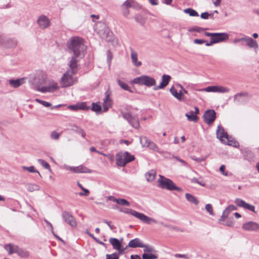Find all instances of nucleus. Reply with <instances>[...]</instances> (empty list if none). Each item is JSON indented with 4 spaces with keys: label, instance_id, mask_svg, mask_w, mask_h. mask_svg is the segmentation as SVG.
I'll use <instances>...</instances> for the list:
<instances>
[{
    "label": "nucleus",
    "instance_id": "obj_1",
    "mask_svg": "<svg viewBox=\"0 0 259 259\" xmlns=\"http://www.w3.org/2000/svg\"><path fill=\"white\" fill-rule=\"evenodd\" d=\"M67 48L69 52L72 55L70 59L74 58L76 64H77L79 59L84 56L86 47L83 44V40L78 36L71 37L67 42Z\"/></svg>",
    "mask_w": 259,
    "mask_h": 259
},
{
    "label": "nucleus",
    "instance_id": "obj_2",
    "mask_svg": "<svg viewBox=\"0 0 259 259\" xmlns=\"http://www.w3.org/2000/svg\"><path fill=\"white\" fill-rule=\"evenodd\" d=\"M46 77L45 75H38L29 80L31 88L41 93L53 92L58 89V83L52 81L49 85L41 87L46 83Z\"/></svg>",
    "mask_w": 259,
    "mask_h": 259
},
{
    "label": "nucleus",
    "instance_id": "obj_3",
    "mask_svg": "<svg viewBox=\"0 0 259 259\" xmlns=\"http://www.w3.org/2000/svg\"><path fill=\"white\" fill-rule=\"evenodd\" d=\"M74 58L70 59L68 63L69 69L62 76L60 80V83L62 88H67L74 84L76 80L72 76L77 72L78 64H76Z\"/></svg>",
    "mask_w": 259,
    "mask_h": 259
},
{
    "label": "nucleus",
    "instance_id": "obj_4",
    "mask_svg": "<svg viewBox=\"0 0 259 259\" xmlns=\"http://www.w3.org/2000/svg\"><path fill=\"white\" fill-rule=\"evenodd\" d=\"M159 187L162 189H165L169 191H177L178 192H182L183 190L181 188L176 186V185L169 179L165 177L159 175V179L158 180Z\"/></svg>",
    "mask_w": 259,
    "mask_h": 259
},
{
    "label": "nucleus",
    "instance_id": "obj_5",
    "mask_svg": "<svg viewBox=\"0 0 259 259\" xmlns=\"http://www.w3.org/2000/svg\"><path fill=\"white\" fill-rule=\"evenodd\" d=\"M121 211H122L126 214H131L136 218L139 219L142 222L148 225H150L152 223L157 224L158 223L156 220L152 218H150L144 213L139 212L132 209L126 208L124 210H121Z\"/></svg>",
    "mask_w": 259,
    "mask_h": 259
},
{
    "label": "nucleus",
    "instance_id": "obj_6",
    "mask_svg": "<svg viewBox=\"0 0 259 259\" xmlns=\"http://www.w3.org/2000/svg\"><path fill=\"white\" fill-rule=\"evenodd\" d=\"M132 82L135 84L145 85L148 87H155L156 83V80L154 78L146 75H143L135 78L132 81Z\"/></svg>",
    "mask_w": 259,
    "mask_h": 259
},
{
    "label": "nucleus",
    "instance_id": "obj_7",
    "mask_svg": "<svg viewBox=\"0 0 259 259\" xmlns=\"http://www.w3.org/2000/svg\"><path fill=\"white\" fill-rule=\"evenodd\" d=\"M4 248L8 251L9 254L16 253L19 256L23 257H28L29 255V253L27 251L19 248L17 245H13L11 243L5 245Z\"/></svg>",
    "mask_w": 259,
    "mask_h": 259
},
{
    "label": "nucleus",
    "instance_id": "obj_8",
    "mask_svg": "<svg viewBox=\"0 0 259 259\" xmlns=\"http://www.w3.org/2000/svg\"><path fill=\"white\" fill-rule=\"evenodd\" d=\"M204 35L212 38L215 44L225 41L229 39V35L227 33H210L205 32Z\"/></svg>",
    "mask_w": 259,
    "mask_h": 259
},
{
    "label": "nucleus",
    "instance_id": "obj_9",
    "mask_svg": "<svg viewBox=\"0 0 259 259\" xmlns=\"http://www.w3.org/2000/svg\"><path fill=\"white\" fill-rule=\"evenodd\" d=\"M217 137L224 144L228 145H232V141L228 140V135L225 132L223 127L221 125H218L216 132Z\"/></svg>",
    "mask_w": 259,
    "mask_h": 259
},
{
    "label": "nucleus",
    "instance_id": "obj_10",
    "mask_svg": "<svg viewBox=\"0 0 259 259\" xmlns=\"http://www.w3.org/2000/svg\"><path fill=\"white\" fill-rule=\"evenodd\" d=\"M128 154V152H120L116 154V163L118 166L124 167L128 162L132 161L131 159L126 161L125 158L127 155ZM133 158V157H131Z\"/></svg>",
    "mask_w": 259,
    "mask_h": 259
},
{
    "label": "nucleus",
    "instance_id": "obj_11",
    "mask_svg": "<svg viewBox=\"0 0 259 259\" xmlns=\"http://www.w3.org/2000/svg\"><path fill=\"white\" fill-rule=\"evenodd\" d=\"M121 115L122 117L125 120H126L133 127L138 128L139 127L140 124L138 118L137 117L132 116L130 113L128 112H122Z\"/></svg>",
    "mask_w": 259,
    "mask_h": 259
},
{
    "label": "nucleus",
    "instance_id": "obj_12",
    "mask_svg": "<svg viewBox=\"0 0 259 259\" xmlns=\"http://www.w3.org/2000/svg\"><path fill=\"white\" fill-rule=\"evenodd\" d=\"M204 122L208 125L211 124L216 118V113L214 110L208 109L206 110L203 115Z\"/></svg>",
    "mask_w": 259,
    "mask_h": 259
},
{
    "label": "nucleus",
    "instance_id": "obj_13",
    "mask_svg": "<svg viewBox=\"0 0 259 259\" xmlns=\"http://www.w3.org/2000/svg\"><path fill=\"white\" fill-rule=\"evenodd\" d=\"M62 217L64 222L72 227H76L77 226L76 219L68 211H63L62 213Z\"/></svg>",
    "mask_w": 259,
    "mask_h": 259
},
{
    "label": "nucleus",
    "instance_id": "obj_14",
    "mask_svg": "<svg viewBox=\"0 0 259 259\" xmlns=\"http://www.w3.org/2000/svg\"><path fill=\"white\" fill-rule=\"evenodd\" d=\"M242 228L247 231L258 232L259 224L253 221L247 222L242 225Z\"/></svg>",
    "mask_w": 259,
    "mask_h": 259
},
{
    "label": "nucleus",
    "instance_id": "obj_15",
    "mask_svg": "<svg viewBox=\"0 0 259 259\" xmlns=\"http://www.w3.org/2000/svg\"><path fill=\"white\" fill-rule=\"evenodd\" d=\"M201 91H205L207 92H214V93H225L229 92V89L227 88L219 86V85H212L209 86L207 88L203 89Z\"/></svg>",
    "mask_w": 259,
    "mask_h": 259
},
{
    "label": "nucleus",
    "instance_id": "obj_16",
    "mask_svg": "<svg viewBox=\"0 0 259 259\" xmlns=\"http://www.w3.org/2000/svg\"><path fill=\"white\" fill-rule=\"evenodd\" d=\"M248 100V94L247 93H240L234 96V102L236 104L245 103Z\"/></svg>",
    "mask_w": 259,
    "mask_h": 259
},
{
    "label": "nucleus",
    "instance_id": "obj_17",
    "mask_svg": "<svg viewBox=\"0 0 259 259\" xmlns=\"http://www.w3.org/2000/svg\"><path fill=\"white\" fill-rule=\"evenodd\" d=\"M235 203L239 207H243L244 209H248L254 213H256L255 211V207L253 205L247 203L244 200L241 199L236 198L235 200Z\"/></svg>",
    "mask_w": 259,
    "mask_h": 259
},
{
    "label": "nucleus",
    "instance_id": "obj_18",
    "mask_svg": "<svg viewBox=\"0 0 259 259\" xmlns=\"http://www.w3.org/2000/svg\"><path fill=\"white\" fill-rule=\"evenodd\" d=\"M109 243L112 245L113 249H116L119 253H123L124 249L122 248V245L119 240L115 238H110Z\"/></svg>",
    "mask_w": 259,
    "mask_h": 259
},
{
    "label": "nucleus",
    "instance_id": "obj_19",
    "mask_svg": "<svg viewBox=\"0 0 259 259\" xmlns=\"http://www.w3.org/2000/svg\"><path fill=\"white\" fill-rule=\"evenodd\" d=\"M37 22L39 27L42 29L48 28L50 25L49 18L43 15L38 17Z\"/></svg>",
    "mask_w": 259,
    "mask_h": 259
},
{
    "label": "nucleus",
    "instance_id": "obj_20",
    "mask_svg": "<svg viewBox=\"0 0 259 259\" xmlns=\"http://www.w3.org/2000/svg\"><path fill=\"white\" fill-rule=\"evenodd\" d=\"M170 78L171 77L168 75H163L161 77V82L160 85L158 86L155 85V87L153 88V90L154 91H157L158 90L164 89L165 87H166L168 85L170 80Z\"/></svg>",
    "mask_w": 259,
    "mask_h": 259
},
{
    "label": "nucleus",
    "instance_id": "obj_21",
    "mask_svg": "<svg viewBox=\"0 0 259 259\" xmlns=\"http://www.w3.org/2000/svg\"><path fill=\"white\" fill-rule=\"evenodd\" d=\"M112 104V101L110 98V93L109 91H106L105 92V97L103 99V111H107L111 107Z\"/></svg>",
    "mask_w": 259,
    "mask_h": 259
},
{
    "label": "nucleus",
    "instance_id": "obj_22",
    "mask_svg": "<svg viewBox=\"0 0 259 259\" xmlns=\"http://www.w3.org/2000/svg\"><path fill=\"white\" fill-rule=\"evenodd\" d=\"M67 169H69L74 173H91L92 170L88 167L80 165L76 167H69Z\"/></svg>",
    "mask_w": 259,
    "mask_h": 259
},
{
    "label": "nucleus",
    "instance_id": "obj_23",
    "mask_svg": "<svg viewBox=\"0 0 259 259\" xmlns=\"http://www.w3.org/2000/svg\"><path fill=\"white\" fill-rule=\"evenodd\" d=\"M131 58L133 64L136 67L141 66L142 62L138 60V54L133 48H130Z\"/></svg>",
    "mask_w": 259,
    "mask_h": 259
},
{
    "label": "nucleus",
    "instance_id": "obj_24",
    "mask_svg": "<svg viewBox=\"0 0 259 259\" xmlns=\"http://www.w3.org/2000/svg\"><path fill=\"white\" fill-rule=\"evenodd\" d=\"M100 37L107 41H110L112 38V33L108 29H104L99 32Z\"/></svg>",
    "mask_w": 259,
    "mask_h": 259
},
{
    "label": "nucleus",
    "instance_id": "obj_25",
    "mask_svg": "<svg viewBox=\"0 0 259 259\" xmlns=\"http://www.w3.org/2000/svg\"><path fill=\"white\" fill-rule=\"evenodd\" d=\"M17 45V41L14 39L7 38L3 42L2 46L6 48H14Z\"/></svg>",
    "mask_w": 259,
    "mask_h": 259
},
{
    "label": "nucleus",
    "instance_id": "obj_26",
    "mask_svg": "<svg viewBox=\"0 0 259 259\" xmlns=\"http://www.w3.org/2000/svg\"><path fill=\"white\" fill-rule=\"evenodd\" d=\"M25 78H20L17 79H11L9 80V84L13 88H18L25 82Z\"/></svg>",
    "mask_w": 259,
    "mask_h": 259
},
{
    "label": "nucleus",
    "instance_id": "obj_27",
    "mask_svg": "<svg viewBox=\"0 0 259 259\" xmlns=\"http://www.w3.org/2000/svg\"><path fill=\"white\" fill-rule=\"evenodd\" d=\"M143 244V242L139 238H136L129 242L128 246L131 248L141 247Z\"/></svg>",
    "mask_w": 259,
    "mask_h": 259
},
{
    "label": "nucleus",
    "instance_id": "obj_28",
    "mask_svg": "<svg viewBox=\"0 0 259 259\" xmlns=\"http://www.w3.org/2000/svg\"><path fill=\"white\" fill-rule=\"evenodd\" d=\"M121 6L128 9L130 8H136L138 7L141 8V6L136 3L134 0H126Z\"/></svg>",
    "mask_w": 259,
    "mask_h": 259
},
{
    "label": "nucleus",
    "instance_id": "obj_29",
    "mask_svg": "<svg viewBox=\"0 0 259 259\" xmlns=\"http://www.w3.org/2000/svg\"><path fill=\"white\" fill-rule=\"evenodd\" d=\"M170 92L179 101L183 100V93L181 91L178 93L174 87L170 88Z\"/></svg>",
    "mask_w": 259,
    "mask_h": 259
},
{
    "label": "nucleus",
    "instance_id": "obj_30",
    "mask_svg": "<svg viewBox=\"0 0 259 259\" xmlns=\"http://www.w3.org/2000/svg\"><path fill=\"white\" fill-rule=\"evenodd\" d=\"M156 172L155 170L152 169L145 174L146 180L148 182H152L155 178Z\"/></svg>",
    "mask_w": 259,
    "mask_h": 259
},
{
    "label": "nucleus",
    "instance_id": "obj_31",
    "mask_svg": "<svg viewBox=\"0 0 259 259\" xmlns=\"http://www.w3.org/2000/svg\"><path fill=\"white\" fill-rule=\"evenodd\" d=\"M185 116L187 118V119L190 121L197 122L198 120V116L195 115L193 111L191 110L189 113L185 114Z\"/></svg>",
    "mask_w": 259,
    "mask_h": 259
},
{
    "label": "nucleus",
    "instance_id": "obj_32",
    "mask_svg": "<svg viewBox=\"0 0 259 259\" xmlns=\"http://www.w3.org/2000/svg\"><path fill=\"white\" fill-rule=\"evenodd\" d=\"M243 156L244 159L251 161L254 158L253 154L249 150H245L243 152Z\"/></svg>",
    "mask_w": 259,
    "mask_h": 259
},
{
    "label": "nucleus",
    "instance_id": "obj_33",
    "mask_svg": "<svg viewBox=\"0 0 259 259\" xmlns=\"http://www.w3.org/2000/svg\"><path fill=\"white\" fill-rule=\"evenodd\" d=\"M246 45L251 48L256 49L258 48L257 42L251 37L248 38Z\"/></svg>",
    "mask_w": 259,
    "mask_h": 259
},
{
    "label": "nucleus",
    "instance_id": "obj_34",
    "mask_svg": "<svg viewBox=\"0 0 259 259\" xmlns=\"http://www.w3.org/2000/svg\"><path fill=\"white\" fill-rule=\"evenodd\" d=\"M71 130L73 132H74L78 134H80L82 138H85V133L84 132V131L82 128L73 125L71 126Z\"/></svg>",
    "mask_w": 259,
    "mask_h": 259
},
{
    "label": "nucleus",
    "instance_id": "obj_35",
    "mask_svg": "<svg viewBox=\"0 0 259 259\" xmlns=\"http://www.w3.org/2000/svg\"><path fill=\"white\" fill-rule=\"evenodd\" d=\"M186 199L190 202L193 203L195 205H197L199 203L198 200L193 195L189 193L185 194Z\"/></svg>",
    "mask_w": 259,
    "mask_h": 259
},
{
    "label": "nucleus",
    "instance_id": "obj_36",
    "mask_svg": "<svg viewBox=\"0 0 259 259\" xmlns=\"http://www.w3.org/2000/svg\"><path fill=\"white\" fill-rule=\"evenodd\" d=\"M117 83L118 85L120 86V87L123 90L128 91L131 93L132 92V91L131 90L130 87L127 83L121 81L119 79H117Z\"/></svg>",
    "mask_w": 259,
    "mask_h": 259
},
{
    "label": "nucleus",
    "instance_id": "obj_37",
    "mask_svg": "<svg viewBox=\"0 0 259 259\" xmlns=\"http://www.w3.org/2000/svg\"><path fill=\"white\" fill-rule=\"evenodd\" d=\"M26 189L29 192H33L39 190V187L35 184H28Z\"/></svg>",
    "mask_w": 259,
    "mask_h": 259
},
{
    "label": "nucleus",
    "instance_id": "obj_38",
    "mask_svg": "<svg viewBox=\"0 0 259 259\" xmlns=\"http://www.w3.org/2000/svg\"><path fill=\"white\" fill-rule=\"evenodd\" d=\"M141 247L144 248V251L146 253H155L156 252L154 248L152 246L144 244V243L143 244V246Z\"/></svg>",
    "mask_w": 259,
    "mask_h": 259
},
{
    "label": "nucleus",
    "instance_id": "obj_39",
    "mask_svg": "<svg viewBox=\"0 0 259 259\" xmlns=\"http://www.w3.org/2000/svg\"><path fill=\"white\" fill-rule=\"evenodd\" d=\"M158 258L157 255L153 253H144L142 255L143 259H157Z\"/></svg>",
    "mask_w": 259,
    "mask_h": 259
},
{
    "label": "nucleus",
    "instance_id": "obj_40",
    "mask_svg": "<svg viewBox=\"0 0 259 259\" xmlns=\"http://www.w3.org/2000/svg\"><path fill=\"white\" fill-rule=\"evenodd\" d=\"M140 142L143 147H147L151 141L146 137L142 136L140 138Z\"/></svg>",
    "mask_w": 259,
    "mask_h": 259
},
{
    "label": "nucleus",
    "instance_id": "obj_41",
    "mask_svg": "<svg viewBox=\"0 0 259 259\" xmlns=\"http://www.w3.org/2000/svg\"><path fill=\"white\" fill-rule=\"evenodd\" d=\"M184 12L188 14L190 16H198V13L194 10L191 8L186 9L184 10Z\"/></svg>",
    "mask_w": 259,
    "mask_h": 259
},
{
    "label": "nucleus",
    "instance_id": "obj_42",
    "mask_svg": "<svg viewBox=\"0 0 259 259\" xmlns=\"http://www.w3.org/2000/svg\"><path fill=\"white\" fill-rule=\"evenodd\" d=\"M61 134L56 131H52L50 134V138L53 140H58L60 138Z\"/></svg>",
    "mask_w": 259,
    "mask_h": 259
},
{
    "label": "nucleus",
    "instance_id": "obj_43",
    "mask_svg": "<svg viewBox=\"0 0 259 259\" xmlns=\"http://www.w3.org/2000/svg\"><path fill=\"white\" fill-rule=\"evenodd\" d=\"M120 254L118 252H114L112 254H107L106 255V259H119Z\"/></svg>",
    "mask_w": 259,
    "mask_h": 259
},
{
    "label": "nucleus",
    "instance_id": "obj_44",
    "mask_svg": "<svg viewBox=\"0 0 259 259\" xmlns=\"http://www.w3.org/2000/svg\"><path fill=\"white\" fill-rule=\"evenodd\" d=\"M147 147L149 148L150 149H151L154 151L159 152V153L160 152L157 146L154 142H152L151 141L150 142V143H149V144L148 145Z\"/></svg>",
    "mask_w": 259,
    "mask_h": 259
},
{
    "label": "nucleus",
    "instance_id": "obj_45",
    "mask_svg": "<svg viewBox=\"0 0 259 259\" xmlns=\"http://www.w3.org/2000/svg\"><path fill=\"white\" fill-rule=\"evenodd\" d=\"M92 108L91 109L95 112H100L102 110L101 106L100 104L97 103H92Z\"/></svg>",
    "mask_w": 259,
    "mask_h": 259
},
{
    "label": "nucleus",
    "instance_id": "obj_46",
    "mask_svg": "<svg viewBox=\"0 0 259 259\" xmlns=\"http://www.w3.org/2000/svg\"><path fill=\"white\" fill-rule=\"evenodd\" d=\"M207 28H204L200 27L198 26H195V27L190 28L189 29V31L190 32L196 31L198 33H201V32H203V31L207 30Z\"/></svg>",
    "mask_w": 259,
    "mask_h": 259
},
{
    "label": "nucleus",
    "instance_id": "obj_47",
    "mask_svg": "<svg viewBox=\"0 0 259 259\" xmlns=\"http://www.w3.org/2000/svg\"><path fill=\"white\" fill-rule=\"evenodd\" d=\"M22 168L23 170H28L30 172H37V173H38L39 174L40 177H41V175L39 174V172H38V171H37V170H35V168H34V167L33 166H29V167H27V166H22Z\"/></svg>",
    "mask_w": 259,
    "mask_h": 259
},
{
    "label": "nucleus",
    "instance_id": "obj_48",
    "mask_svg": "<svg viewBox=\"0 0 259 259\" xmlns=\"http://www.w3.org/2000/svg\"><path fill=\"white\" fill-rule=\"evenodd\" d=\"M116 203L122 206H128L130 205V203L128 201H127L126 199L123 198L117 199Z\"/></svg>",
    "mask_w": 259,
    "mask_h": 259
},
{
    "label": "nucleus",
    "instance_id": "obj_49",
    "mask_svg": "<svg viewBox=\"0 0 259 259\" xmlns=\"http://www.w3.org/2000/svg\"><path fill=\"white\" fill-rule=\"evenodd\" d=\"M37 161H38V163L40 164H41L43 167H44L45 168H46L47 169H49V170L51 169L49 164L47 162L45 161L44 160H43L42 159H38L37 160Z\"/></svg>",
    "mask_w": 259,
    "mask_h": 259
},
{
    "label": "nucleus",
    "instance_id": "obj_50",
    "mask_svg": "<svg viewBox=\"0 0 259 259\" xmlns=\"http://www.w3.org/2000/svg\"><path fill=\"white\" fill-rule=\"evenodd\" d=\"M35 101L37 102V103H39V104L42 105L46 107H49L51 106V104L49 102H48L45 101L41 100L39 99H35Z\"/></svg>",
    "mask_w": 259,
    "mask_h": 259
},
{
    "label": "nucleus",
    "instance_id": "obj_51",
    "mask_svg": "<svg viewBox=\"0 0 259 259\" xmlns=\"http://www.w3.org/2000/svg\"><path fill=\"white\" fill-rule=\"evenodd\" d=\"M120 7L121 9L122 15L124 17H126L130 14L129 9L122 7V6H121Z\"/></svg>",
    "mask_w": 259,
    "mask_h": 259
},
{
    "label": "nucleus",
    "instance_id": "obj_52",
    "mask_svg": "<svg viewBox=\"0 0 259 259\" xmlns=\"http://www.w3.org/2000/svg\"><path fill=\"white\" fill-rule=\"evenodd\" d=\"M229 213H230L229 212V211L226 209H225L223 212L221 218L219 220V222L221 223L222 221H223L225 219L228 217Z\"/></svg>",
    "mask_w": 259,
    "mask_h": 259
},
{
    "label": "nucleus",
    "instance_id": "obj_53",
    "mask_svg": "<svg viewBox=\"0 0 259 259\" xmlns=\"http://www.w3.org/2000/svg\"><path fill=\"white\" fill-rule=\"evenodd\" d=\"M44 221L45 222V223L48 225V226L50 228L51 230V231L52 232V233L55 236H56L58 239L59 240H61V238L56 235L55 234H54V231H53V226L52 225L51 223H50L48 220H44Z\"/></svg>",
    "mask_w": 259,
    "mask_h": 259
},
{
    "label": "nucleus",
    "instance_id": "obj_54",
    "mask_svg": "<svg viewBox=\"0 0 259 259\" xmlns=\"http://www.w3.org/2000/svg\"><path fill=\"white\" fill-rule=\"evenodd\" d=\"M205 209L209 213L210 215H213L212 207L210 204H207L205 205Z\"/></svg>",
    "mask_w": 259,
    "mask_h": 259
},
{
    "label": "nucleus",
    "instance_id": "obj_55",
    "mask_svg": "<svg viewBox=\"0 0 259 259\" xmlns=\"http://www.w3.org/2000/svg\"><path fill=\"white\" fill-rule=\"evenodd\" d=\"M78 109L81 110H88L89 108L87 107L86 103L84 102L78 104Z\"/></svg>",
    "mask_w": 259,
    "mask_h": 259
},
{
    "label": "nucleus",
    "instance_id": "obj_56",
    "mask_svg": "<svg viewBox=\"0 0 259 259\" xmlns=\"http://www.w3.org/2000/svg\"><path fill=\"white\" fill-rule=\"evenodd\" d=\"M191 182L192 183H197V184H198L199 185H201V186H204L205 185V183L203 182H200L196 178H194L193 179H191Z\"/></svg>",
    "mask_w": 259,
    "mask_h": 259
},
{
    "label": "nucleus",
    "instance_id": "obj_57",
    "mask_svg": "<svg viewBox=\"0 0 259 259\" xmlns=\"http://www.w3.org/2000/svg\"><path fill=\"white\" fill-rule=\"evenodd\" d=\"M226 209L230 213V212H231V211H232L233 210H236L237 209V207L235 205H230Z\"/></svg>",
    "mask_w": 259,
    "mask_h": 259
},
{
    "label": "nucleus",
    "instance_id": "obj_58",
    "mask_svg": "<svg viewBox=\"0 0 259 259\" xmlns=\"http://www.w3.org/2000/svg\"><path fill=\"white\" fill-rule=\"evenodd\" d=\"M68 108L73 111H77L79 110L78 104L76 105H69L68 107Z\"/></svg>",
    "mask_w": 259,
    "mask_h": 259
},
{
    "label": "nucleus",
    "instance_id": "obj_59",
    "mask_svg": "<svg viewBox=\"0 0 259 259\" xmlns=\"http://www.w3.org/2000/svg\"><path fill=\"white\" fill-rule=\"evenodd\" d=\"M103 222L104 223L106 224L107 225H108V226L109 227V228H110V229L111 230H113L115 229V226L111 225V222L108 221L106 220H104L103 221Z\"/></svg>",
    "mask_w": 259,
    "mask_h": 259
},
{
    "label": "nucleus",
    "instance_id": "obj_60",
    "mask_svg": "<svg viewBox=\"0 0 259 259\" xmlns=\"http://www.w3.org/2000/svg\"><path fill=\"white\" fill-rule=\"evenodd\" d=\"M234 224L233 223V218H232L231 219H230L225 224V225L229 226V227H232L233 226Z\"/></svg>",
    "mask_w": 259,
    "mask_h": 259
},
{
    "label": "nucleus",
    "instance_id": "obj_61",
    "mask_svg": "<svg viewBox=\"0 0 259 259\" xmlns=\"http://www.w3.org/2000/svg\"><path fill=\"white\" fill-rule=\"evenodd\" d=\"M225 166L224 165H221V167H220V170L222 172V174L224 176H227L228 172L225 171Z\"/></svg>",
    "mask_w": 259,
    "mask_h": 259
},
{
    "label": "nucleus",
    "instance_id": "obj_62",
    "mask_svg": "<svg viewBox=\"0 0 259 259\" xmlns=\"http://www.w3.org/2000/svg\"><path fill=\"white\" fill-rule=\"evenodd\" d=\"M134 18L137 22H138L141 24L143 23V22L142 20V18L140 15H137L135 16Z\"/></svg>",
    "mask_w": 259,
    "mask_h": 259
},
{
    "label": "nucleus",
    "instance_id": "obj_63",
    "mask_svg": "<svg viewBox=\"0 0 259 259\" xmlns=\"http://www.w3.org/2000/svg\"><path fill=\"white\" fill-rule=\"evenodd\" d=\"M209 16V14L207 12H204L201 13L200 17L201 18L204 19H208V17Z\"/></svg>",
    "mask_w": 259,
    "mask_h": 259
},
{
    "label": "nucleus",
    "instance_id": "obj_64",
    "mask_svg": "<svg viewBox=\"0 0 259 259\" xmlns=\"http://www.w3.org/2000/svg\"><path fill=\"white\" fill-rule=\"evenodd\" d=\"M112 56L111 52L109 50H108V51H107V61L109 63H110V61H111V60L112 59Z\"/></svg>",
    "mask_w": 259,
    "mask_h": 259
}]
</instances>
